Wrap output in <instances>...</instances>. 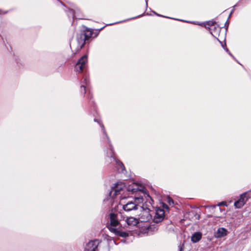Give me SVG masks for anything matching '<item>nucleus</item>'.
Listing matches in <instances>:
<instances>
[{"label":"nucleus","mask_w":251,"mask_h":251,"mask_svg":"<svg viewBox=\"0 0 251 251\" xmlns=\"http://www.w3.org/2000/svg\"><path fill=\"white\" fill-rule=\"evenodd\" d=\"M116 162V167L117 168L118 171L119 172H123L125 170V167L124 164L119 160H118L114 158Z\"/></svg>","instance_id":"4468645a"},{"label":"nucleus","mask_w":251,"mask_h":251,"mask_svg":"<svg viewBox=\"0 0 251 251\" xmlns=\"http://www.w3.org/2000/svg\"><path fill=\"white\" fill-rule=\"evenodd\" d=\"M247 199L246 194H244L241 195L240 199L234 202V206L237 208H241L246 203Z\"/></svg>","instance_id":"1a4fd4ad"},{"label":"nucleus","mask_w":251,"mask_h":251,"mask_svg":"<svg viewBox=\"0 0 251 251\" xmlns=\"http://www.w3.org/2000/svg\"><path fill=\"white\" fill-rule=\"evenodd\" d=\"M123 200H121L120 203L123 206V209L126 211H130L133 210H136L138 208V204L133 201H128L126 204H124Z\"/></svg>","instance_id":"423d86ee"},{"label":"nucleus","mask_w":251,"mask_h":251,"mask_svg":"<svg viewBox=\"0 0 251 251\" xmlns=\"http://www.w3.org/2000/svg\"><path fill=\"white\" fill-rule=\"evenodd\" d=\"M81 89H83V90L84 91V93H85L86 90H85V86H84L83 85H82L81 86Z\"/></svg>","instance_id":"412c9836"},{"label":"nucleus","mask_w":251,"mask_h":251,"mask_svg":"<svg viewBox=\"0 0 251 251\" xmlns=\"http://www.w3.org/2000/svg\"><path fill=\"white\" fill-rule=\"evenodd\" d=\"M126 222L128 225L131 226H135L138 223L137 219L132 217L126 218Z\"/></svg>","instance_id":"f8f14e48"},{"label":"nucleus","mask_w":251,"mask_h":251,"mask_svg":"<svg viewBox=\"0 0 251 251\" xmlns=\"http://www.w3.org/2000/svg\"><path fill=\"white\" fill-rule=\"evenodd\" d=\"M216 33H217V34H216L214 37H215L217 38V40L220 42V43H221V41H220L218 40V39L216 37V35L218 34V32H217V33L216 32Z\"/></svg>","instance_id":"393cba45"},{"label":"nucleus","mask_w":251,"mask_h":251,"mask_svg":"<svg viewBox=\"0 0 251 251\" xmlns=\"http://www.w3.org/2000/svg\"><path fill=\"white\" fill-rule=\"evenodd\" d=\"M5 12H3L1 10H0V14H5Z\"/></svg>","instance_id":"b1692460"},{"label":"nucleus","mask_w":251,"mask_h":251,"mask_svg":"<svg viewBox=\"0 0 251 251\" xmlns=\"http://www.w3.org/2000/svg\"><path fill=\"white\" fill-rule=\"evenodd\" d=\"M125 188L126 186L124 183L121 182H118L115 186L111 189L109 193L110 197L113 199H118L121 200H123L124 197H122V193Z\"/></svg>","instance_id":"f03ea898"},{"label":"nucleus","mask_w":251,"mask_h":251,"mask_svg":"<svg viewBox=\"0 0 251 251\" xmlns=\"http://www.w3.org/2000/svg\"><path fill=\"white\" fill-rule=\"evenodd\" d=\"M83 82L85 84H88L89 83V80L87 79V77H85L84 78V80H83Z\"/></svg>","instance_id":"a211bd4d"},{"label":"nucleus","mask_w":251,"mask_h":251,"mask_svg":"<svg viewBox=\"0 0 251 251\" xmlns=\"http://www.w3.org/2000/svg\"><path fill=\"white\" fill-rule=\"evenodd\" d=\"M168 203H169L170 205H171L172 204H173L174 203V201L173 200L171 199L170 198H168Z\"/></svg>","instance_id":"dca6fc26"},{"label":"nucleus","mask_w":251,"mask_h":251,"mask_svg":"<svg viewBox=\"0 0 251 251\" xmlns=\"http://www.w3.org/2000/svg\"><path fill=\"white\" fill-rule=\"evenodd\" d=\"M101 127L102 130L103 131V133L104 134H105L106 136H107V134L106 133V132H105V130L104 127L103 125H101Z\"/></svg>","instance_id":"6ab92c4d"},{"label":"nucleus","mask_w":251,"mask_h":251,"mask_svg":"<svg viewBox=\"0 0 251 251\" xmlns=\"http://www.w3.org/2000/svg\"><path fill=\"white\" fill-rule=\"evenodd\" d=\"M164 210L158 208L156 210L155 215L154 216L153 221L155 223H158L161 222L164 218Z\"/></svg>","instance_id":"6e6552de"},{"label":"nucleus","mask_w":251,"mask_h":251,"mask_svg":"<svg viewBox=\"0 0 251 251\" xmlns=\"http://www.w3.org/2000/svg\"><path fill=\"white\" fill-rule=\"evenodd\" d=\"M88 62L87 55H83L77 62L75 66V70L77 73H81L87 66Z\"/></svg>","instance_id":"20e7f679"},{"label":"nucleus","mask_w":251,"mask_h":251,"mask_svg":"<svg viewBox=\"0 0 251 251\" xmlns=\"http://www.w3.org/2000/svg\"><path fill=\"white\" fill-rule=\"evenodd\" d=\"M179 251H183V245H180L178 247Z\"/></svg>","instance_id":"4be33fe9"},{"label":"nucleus","mask_w":251,"mask_h":251,"mask_svg":"<svg viewBox=\"0 0 251 251\" xmlns=\"http://www.w3.org/2000/svg\"><path fill=\"white\" fill-rule=\"evenodd\" d=\"M201 233L200 232H196L193 234L191 237V240L193 243H196L199 241L201 238Z\"/></svg>","instance_id":"ddd939ff"},{"label":"nucleus","mask_w":251,"mask_h":251,"mask_svg":"<svg viewBox=\"0 0 251 251\" xmlns=\"http://www.w3.org/2000/svg\"><path fill=\"white\" fill-rule=\"evenodd\" d=\"M99 244L97 240L89 241L85 246V251H97Z\"/></svg>","instance_id":"0eeeda50"},{"label":"nucleus","mask_w":251,"mask_h":251,"mask_svg":"<svg viewBox=\"0 0 251 251\" xmlns=\"http://www.w3.org/2000/svg\"><path fill=\"white\" fill-rule=\"evenodd\" d=\"M144 213L146 214V215H147V220L150 219L151 218V216H150V214L149 213V212L147 211H145Z\"/></svg>","instance_id":"f3484780"},{"label":"nucleus","mask_w":251,"mask_h":251,"mask_svg":"<svg viewBox=\"0 0 251 251\" xmlns=\"http://www.w3.org/2000/svg\"><path fill=\"white\" fill-rule=\"evenodd\" d=\"M127 190L128 191L131 192L132 193H134L138 191H143V190L142 188H140L137 184L133 183L128 187Z\"/></svg>","instance_id":"9b49d317"},{"label":"nucleus","mask_w":251,"mask_h":251,"mask_svg":"<svg viewBox=\"0 0 251 251\" xmlns=\"http://www.w3.org/2000/svg\"><path fill=\"white\" fill-rule=\"evenodd\" d=\"M215 24V22L210 21L207 22L204 25L206 28H208L210 30V33L213 36H215L217 34L216 32H219L221 29L218 26L216 27Z\"/></svg>","instance_id":"39448f33"},{"label":"nucleus","mask_w":251,"mask_h":251,"mask_svg":"<svg viewBox=\"0 0 251 251\" xmlns=\"http://www.w3.org/2000/svg\"><path fill=\"white\" fill-rule=\"evenodd\" d=\"M225 50H226V52H227L229 53V54L232 56L231 54L230 53L229 50L227 48H225Z\"/></svg>","instance_id":"5701e85b"},{"label":"nucleus","mask_w":251,"mask_h":251,"mask_svg":"<svg viewBox=\"0 0 251 251\" xmlns=\"http://www.w3.org/2000/svg\"><path fill=\"white\" fill-rule=\"evenodd\" d=\"M69 16H72L73 17V18H75V16L74 15V12L73 10H69Z\"/></svg>","instance_id":"2eb2a0df"},{"label":"nucleus","mask_w":251,"mask_h":251,"mask_svg":"<svg viewBox=\"0 0 251 251\" xmlns=\"http://www.w3.org/2000/svg\"><path fill=\"white\" fill-rule=\"evenodd\" d=\"M148 1V0H146V3L147 5Z\"/></svg>","instance_id":"bb28decb"},{"label":"nucleus","mask_w":251,"mask_h":251,"mask_svg":"<svg viewBox=\"0 0 251 251\" xmlns=\"http://www.w3.org/2000/svg\"><path fill=\"white\" fill-rule=\"evenodd\" d=\"M227 233V231L226 228L221 227L218 229L215 236L217 238H221L226 235Z\"/></svg>","instance_id":"9d476101"},{"label":"nucleus","mask_w":251,"mask_h":251,"mask_svg":"<svg viewBox=\"0 0 251 251\" xmlns=\"http://www.w3.org/2000/svg\"><path fill=\"white\" fill-rule=\"evenodd\" d=\"M125 217L123 216L121 212H111L109 214V219L110 222V226H108L109 230L119 236L123 237L127 236L128 234L127 232L121 231L115 227L119 225L120 221L125 220Z\"/></svg>","instance_id":"f257e3e1"},{"label":"nucleus","mask_w":251,"mask_h":251,"mask_svg":"<svg viewBox=\"0 0 251 251\" xmlns=\"http://www.w3.org/2000/svg\"><path fill=\"white\" fill-rule=\"evenodd\" d=\"M92 32L89 30H86L79 34L76 39L77 48L76 51L80 50L85 44V41L91 37Z\"/></svg>","instance_id":"7ed1b4c3"},{"label":"nucleus","mask_w":251,"mask_h":251,"mask_svg":"<svg viewBox=\"0 0 251 251\" xmlns=\"http://www.w3.org/2000/svg\"><path fill=\"white\" fill-rule=\"evenodd\" d=\"M226 202H225V201H223V202H220L218 205V206H221V205H226Z\"/></svg>","instance_id":"aec40b11"},{"label":"nucleus","mask_w":251,"mask_h":251,"mask_svg":"<svg viewBox=\"0 0 251 251\" xmlns=\"http://www.w3.org/2000/svg\"><path fill=\"white\" fill-rule=\"evenodd\" d=\"M89 95L90 99H91V97H92V96L90 94Z\"/></svg>","instance_id":"a878e982"}]
</instances>
